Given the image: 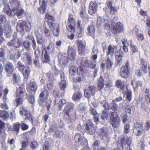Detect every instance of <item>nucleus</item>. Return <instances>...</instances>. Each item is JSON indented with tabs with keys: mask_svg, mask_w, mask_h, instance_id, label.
Segmentation results:
<instances>
[{
	"mask_svg": "<svg viewBox=\"0 0 150 150\" xmlns=\"http://www.w3.org/2000/svg\"><path fill=\"white\" fill-rule=\"evenodd\" d=\"M74 108V104L71 102H68L64 107L63 111L64 118L69 120L70 122L74 121L76 118V113H72Z\"/></svg>",
	"mask_w": 150,
	"mask_h": 150,
	"instance_id": "f257e3e1",
	"label": "nucleus"
},
{
	"mask_svg": "<svg viewBox=\"0 0 150 150\" xmlns=\"http://www.w3.org/2000/svg\"><path fill=\"white\" fill-rule=\"evenodd\" d=\"M26 94L24 84H22L20 85L16 88V97L17 98L15 99L14 103L16 106L23 104V99Z\"/></svg>",
	"mask_w": 150,
	"mask_h": 150,
	"instance_id": "f03ea898",
	"label": "nucleus"
},
{
	"mask_svg": "<svg viewBox=\"0 0 150 150\" xmlns=\"http://www.w3.org/2000/svg\"><path fill=\"white\" fill-rule=\"evenodd\" d=\"M67 24L68 25L67 26L66 28L69 32L71 33V34L70 35H67V37L68 39L72 40L75 37L74 33L75 32L76 22L73 15L71 14H70L69 15Z\"/></svg>",
	"mask_w": 150,
	"mask_h": 150,
	"instance_id": "7ed1b4c3",
	"label": "nucleus"
},
{
	"mask_svg": "<svg viewBox=\"0 0 150 150\" xmlns=\"http://www.w3.org/2000/svg\"><path fill=\"white\" fill-rule=\"evenodd\" d=\"M53 50L54 49V45L52 42H50L46 48L42 49L41 55L42 61L44 63H48L50 62V59L48 51L50 49Z\"/></svg>",
	"mask_w": 150,
	"mask_h": 150,
	"instance_id": "20e7f679",
	"label": "nucleus"
},
{
	"mask_svg": "<svg viewBox=\"0 0 150 150\" xmlns=\"http://www.w3.org/2000/svg\"><path fill=\"white\" fill-rule=\"evenodd\" d=\"M17 67L19 71L22 72L24 80L25 81H27L30 74V67L25 66L20 61H18V62Z\"/></svg>",
	"mask_w": 150,
	"mask_h": 150,
	"instance_id": "39448f33",
	"label": "nucleus"
},
{
	"mask_svg": "<svg viewBox=\"0 0 150 150\" xmlns=\"http://www.w3.org/2000/svg\"><path fill=\"white\" fill-rule=\"evenodd\" d=\"M31 23L28 20H25L21 21L17 25V30L20 32L24 31L25 30L27 31H29L31 29Z\"/></svg>",
	"mask_w": 150,
	"mask_h": 150,
	"instance_id": "423d86ee",
	"label": "nucleus"
},
{
	"mask_svg": "<svg viewBox=\"0 0 150 150\" xmlns=\"http://www.w3.org/2000/svg\"><path fill=\"white\" fill-rule=\"evenodd\" d=\"M110 121L114 128H118L120 124V119L116 112H111L110 113Z\"/></svg>",
	"mask_w": 150,
	"mask_h": 150,
	"instance_id": "0eeeda50",
	"label": "nucleus"
},
{
	"mask_svg": "<svg viewBox=\"0 0 150 150\" xmlns=\"http://www.w3.org/2000/svg\"><path fill=\"white\" fill-rule=\"evenodd\" d=\"M19 113L21 116L25 117L24 118L25 121L28 120L33 125V117L32 114L29 111L27 110L25 108L22 106L20 108Z\"/></svg>",
	"mask_w": 150,
	"mask_h": 150,
	"instance_id": "6e6552de",
	"label": "nucleus"
},
{
	"mask_svg": "<svg viewBox=\"0 0 150 150\" xmlns=\"http://www.w3.org/2000/svg\"><path fill=\"white\" fill-rule=\"evenodd\" d=\"M130 67L129 61L126 62L125 65H122L120 69V74L124 78H127L129 75Z\"/></svg>",
	"mask_w": 150,
	"mask_h": 150,
	"instance_id": "1a4fd4ad",
	"label": "nucleus"
},
{
	"mask_svg": "<svg viewBox=\"0 0 150 150\" xmlns=\"http://www.w3.org/2000/svg\"><path fill=\"white\" fill-rule=\"evenodd\" d=\"M85 131L86 133L90 135H93L97 130V127L90 120L86 123L85 126Z\"/></svg>",
	"mask_w": 150,
	"mask_h": 150,
	"instance_id": "9d476101",
	"label": "nucleus"
},
{
	"mask_svg": "<svg viewBox=\"0 0 150 150\" xmlns=\"http://www.w3.org/2000/svg\"><path fill=\"white\" fill-rule=\"evenodd\" d=\"M112 27V32L113 34L120 33L123 31V27L122 23L120 22L115 23L113 21L111 22Z\"/></svg>",
	"mask_w": 150,
	"mask_h": 150,
	"instance_id": "9b49d317",
	"label": "nucleus"
},
{
	"mask_svg": "<svg viewBox=\"0 0 150 150\" xmlns=\"http://www.w3.org/2000/svg\"><path fill=\"white\" fill-rule=\"evenodd\" d=\"M77 46V51L79 55H84L86 50V45L81 40H77L76 41Z\"/></svg>",
	"mask_w": 150,
	"mask_h": 150,
	"instance_id": "f8f14e48",
	"label": "nucleus"
},
{
	"mask_svg": "<svg viewBox=\"0 0 150 150\" xmlns=\"http://www.w3.org/2000/svg\"><path fill=\"white\" fill-rule=\"evenodd\" d=\"M49 93L47 91L44 89L42 91L39 96L38 102L40 106H43L45 102L47 99Z\"/></svg>",
	"mask_w": 150,
	"mask_h": 150,
	"instance_id": "ddd939ff",
	"label": "nucleus"
},
{
	"mask_svg": "<svg viewBox=\"0 0 150 150\" xmlns=\"http://www.w3.org/2000/svg\"><path fill=\"white\" fill-rule=\"evenodd\" d=\"M74 140L76 143H79L82 146L88 144V141L83 137L81 136L79 133H76L74 136Z\"/></svg>",
	"mask_w": 150,
	"mask_h": 150,
	"instance_id": "4468645a",
	"label": "nucleus"
},
{
	"mask_svg": "<svg viewBox=\"0 0 150 150\" xmlns=\"http://www.w3.org/2000/svg\"><path fill=\"white\" fill-rule=\"evenodd\" d=\"M88 88V90L87 88H85L83 90L85 96L88 99H89L91 97V94L89 91L90 92L91 95L94 96L96 92V88L94 85H90Z\"/></svg>",
	"mask_w": 150,
	"mask_h": 150,
	"instance_id": "2eb2a0df",
	"label": "nucleus"
},
{
	"mask_svg": "<svg viewBox=\"0 0 150 150\" xmlns=\"http://www.w3.org/2000/svg\"><path fill=\"white\" fill-rule=\"evenodd\" d=\"M21 41L19 38L12 39L8 43L7 45L9 47H12L15 50L19 48L21 45Z\"/></svg>",
	"mask_w": 150,
	"mask_h": 150,
	"instance_id": "dca6fc26",
	"label": "nucleus"
},
{
	"mask_svg": "<svg viewBox=\"0 0 150 150\" xmlns=\"http://www.w3.org/2000/svg\"><path fill=\"white\" fill-rule=\"evenodd\" d=\"M98 4L96 1H91L89 5L88 13L91 15H93L96 13L98 10Z\"/></svg>",
	"mask_w": 150,
	"mask_h": 150,
	"instance_id": "f3484780",
	"label": "nucleus"
},
{
	"mask_svg": "<svg viewBox=\"0 0 150 150\" xmlns=\"http://www.w3.org/2000/svg\"><path fill=\"white\" fill-rule=\"evenodd\" d=\"M60 77L61 80V82L59 84V87L61 90H62V93L61 96H63L64 95L65 92V89L67 86L66 81L65 80V75L64 73L60 74Z\"/></svg>",
	"mask_w": 150,
	"mask_h": 150,
	"instance_id": "a211bd4d",
	"label": "nucleus"
},
{
	"mask_svg": "<svg viewBox=\"0 0 150 150\" xmlns=\"http://www.w3.org/2000/svg\"><path fill=\"white\" fill-rule=\"evenodd\" d=\"M40 50L38 48L35 50L34 52L35 57L33 61L35 66L39 68L40 67V63L39 59L40 54Z\"/></svg>",
	"mask_w": 150,
	"mask_h": 150,
	"instance_id": "6ab92c4d",
	"label": "nucleus"
},
{
	"mask_svg": "<svg viewBox=\"0 0 150 150\" xmlns=\"http://www.w3.org/2000/svg\"><path fill=\"white\" fill-rule=\"evenodd\" d=\"M123 53L120 48L115 52V57L117 65L121 64L122 61Z\"/></svg>",
	"mask_w": 150,
	"mask_h": 150,
	"instance_id": "aec40b11",
	"label": "nucleus"
},
{
	"mask_svg": "<svg viewBox=\"0 0 150 150\" xmlns=\"http://www.w3.org/2000/svg\"><path fill=\"white\" fill-rule=\"evenodd\" d=\"M45 18L48 20L47 21V24L49 28L51 29L53 27V25L54 24L55 18L53 16L47 13H46Z\"/></svg>",
	"mask_w": 150,
	"mask_h": 150,
	"instance_id": "412c9836",
	"label": "nucleus"
},
{
	"mask_svg": "<svg viewBox=\"0 0 150 150\" xmlns=\"http://www.w3.org/2000/svg\"><path fill=\"white\" fill-rule=\"evenodd\" d=\"M26 88L27 90L33 92L35 93L38 88V86L35 81H30L26 85Z\"/></svg>",
	"mask_w": 150,
	"mask_h": 150,
	"instance_id": "4be33fe9",
	"label": "nucleus"
},
{
	"mask_svg": "<svg viewBox=\"0 0 150 150\" xmlns=\"http://www.w3.org/2000/svg\"><path fill=\"white\" fill-rule=\"evenodd\" d=\"M107 7L109 10V13L111 15H113L117 11V9L116 6H113L112 2L109 1L106 2Z\"/></svg>",
	"mask_w": 150,
	"mask_h": 150,
	"instance_id": "5701e85b",
	"label": "nucleus"
},
{
	"mask_svg": "<svg viewBox=\"0 0 150 150\" xmlns=\"http://www.w3.org/2000/svg\"><path fill=\"white\" fill-rule=\"evenodd\" d=\"M117 46H114L111 45H109L108 48V51L107 52L106 55L108 56L110 55L111 57H113V55L115 53L114 51L116 52L117 50Z\"/></svg>",
	"mask_w": 150,
	"mask_h": 150,
	"instance_id": "b1692460",
	"label": "nucleus"
},
{
	"mask_svg": "<svg viewBox=\"0 0 150 150\" xmlns=\"http://www.w3.org/2000/svg\"><path fill=\"white\" fill-rule=\"evenodd\" d=\"M68 58L70 60H74L76 57V51L72 47H69L67 50Z\"/></svg>",
	"mask_w": 150,
	"mask_h": 150,
	"instance_id": "393cba45",
	"label": "nucleus"
},
{
	"mask_svg": "<svg viewBox=\"0 0 150 150\" xmlns=\"http://www.w3.org/2000/svg\"><path fill=\"white\" fill-rule=\"evenodd\" d=\"M9 3L12 8L13 10L16 11L20 7V2L18 0H9Z\"/></svg>",
	"mask_w": 150,
	"mask_h": 150,
	"instance_id": "a878e982",
	"label": "nucleus"
},
{
	"mask_svg": "<svg viewBox=\"0 0 150 150\" xmlns=\"http://www.w3.org/2000/svg\"><path fill=\"white\" fill-rule=\"evenodd\" d=\"M4 12L7 15L9 16H15V12L14 10H13L12 8V10L9 6L7 5H5L3 9Z\"/></svg>",
	"mask_w": 150,
	"mask_h": 150,
	"instance_id": "bb28decb",
	"label": "nucleus"
},
{
	"mask_svg": "<svg viewBox=\"0 0 150 150\" xmlns=\"http://www.w3.org/2000/svg\"><path fill=\"white\" fill-rule=\"evenodd\" d=\"M141 66V69L143 71V73L144 74L146 73L147 71L148 62L146 61L143 58H141L140 61Z\"/></svg>",
	"mask_w": 150,
	"mask_h": 150,
	"instance_id": "cd10ccee",
	"label": "nucleus"
},
{
	"mask_svg": "<svg viewBox=\"0 0 150 150\" xmlns=\"http://www.w3.org/2000/svg\"><path fill=\"white\" fill-rule=\"evenodd\" d=\"M77 62L80 64V66L83 67H88L89 66L88 60L87 59H84L83 57H81L78 59Z\"/></svg>",
	"mask_w": 150,
	"mask_h": 150,
	"instance_id": "c85d7f7f",
	"label": "nucleus"
},
{
	"mask_svg": "<svg viewBox=\"0 0 150 150\" xmlns=\"http://www.w3.org/2000/svg\"><path fill=\"white\" fill-rule=\"evenodd\" d=\"M5 69L6 72L9 74H11L14 70V66L11 62H7L6 64Z\"/></svg>",
	"mask_w": 150,
	"mask_h": 150,
	"instance_id": "c756f323",
	"label": "nucleus"
},
{
	"mask_svg": "<svg viewBox=\"0 0 150 150\" xmlns=\"http://www.w3.org/2000/svg\"><path fill=\"white\" fill-rule=\"evenodd\" d=\"M52 31L54 36L56 37L58 36L59 35L60 28L59 25L58 23H55L53 25V27L50 29Z\"/></svg>",
	"mask_w": 150,
	"mask_h": 150,
	"instance_id": "7c9ffc66",
	"label": "nucleus"
},
{
	"mask_svg": "<svg viewBox=\"0 0 150 150\" xmlns=\"http://www.w3.org/2000/svg\"><path fill=\"white\" fill-rule=\"evenodd\" d=\"M131 142V137H125L122 138L121 141V147L122 149L124 148V145L125 144L128 145L129 147H130V145Z\"/></svg>",
	"mask_w": 150,
	"mask_h": 150,
	"instance_id": "2f4dec72",
	"label": "nucleus"
},
{
	"mask_svg": "<svg viewBox=\"0 0 150 150\" xmlns=\"http://www.w3.org/2000/svg\"><path fill=\"white\" fill-rule=\"evenodd\" d=\"M107 129L105 127H103L100 129L98 133L99 136L102 139H103L106 136Z\"/></svg>",
	"mask_w": 150,
	"mask_h": 150,
	"instance_id": "473e14b6",
	"label": "nucleus"
},
{
	"mask_svg": "<svg viewBox=\"0 0 150 150\" xmlns=\"http://www.w3.org/2000/svg\"><path fill=\"white\" fill-rule=\"evenodd\" d=\"M104 80L102 76H101L99 78L97 83V88L98 90L102 89L104 87Z\"/></svg>",
	"mask_w": 150,
	"mask_h": 150,
	"instance_id": "72a5a7b5",
	"label": "nucleus"
},
{
	"mask_svg": "<svg viewBox=\"0 0 150 150\" xmlns=\"http://www.w3.org/2000/svg\"><path fill=\"white\" fill-rule=\"evenodd\" d=\"M36 40L37 43L38 44L42 45V49L46 48V47H45V40L42 36H36Z\"/></svg>",
	"mask_w": 150,
	"mask_h": 150,
	"instance_id": "f704fd0d",
	"label": "nucleus"
},
{
	"mask_svg": "<svg viewBox=\"0 0 150 150\" xmlns=\"http://www.w3.org/2000/svg\"><path fill=\"white\" fill-rule=\"evenodd\" d=\"M87 35L94 37L95 34V28L93 25H90L87 28Z\"/></svg>",
	"mask_w": 150,
	"mask_h": 150,
	"instance_id": "c9c22d12",
	"label": "nucleus"
},
{
	"mask_svg": "<svg viewBox=\"0 0 150 150\" xmlns=\"http://www.w3.org/2000/svg\"><path fill=\"white\" fill-rule=\"evenodd\" d=\"M25 54V57L24 59V62L27 65H30L32 62V59L30 54L26 52Z\"/></svg>",
	"mask_w": 150,
	"mask_h": 150,
	"instance_id": "e433bc0d",
	"label": "nucleus"
},
{
	"mask_svg": "<svg viewBox=\"0 0 150 150\" xmlns=\"http://www.w3.org/2000/svg\"><path fill=\"white\" fill-rule=\"evenodd\" d=\"M9 116V114L7 111L5 110H0V117L3 120H7Z\"/></svg>",
	"mask_w": 150,
	"mask_h": 150,
	"instance_id": "4c0bfd02",
	"label": "nucleus"
},
{
	"mask_svg": "<svg viewBox=\"0 0 150 150\" xmlns=\"http://www.w3.org/2000/svg\"><path fill=\"white\" fill-rule=\"evenodd\" d=\"M15 12V15H16L17 17L19 19L21 18L23 15H25L26 14L25 10L22 8L19 9H18Z\"/></svg>",
	"mask_w": 150,
	"mask_h": 150,
	"instance_id": "58836bf2",
	"label": "nucleus"
},
{
	"mask_svg": "<svg viewBox=\"0 0 150 150\" xmlns=\"http://www.w3.org/2000/svg\"><path fill=\"white\" fill-rule=\"evenodd\" d=\"M52 131L54 130L55 134L54 136L56 137H61L63 135V132L62 131L59 130V128L57 127H55L54 129H52Z\"/></svg>",
	"mask_w": 150,
	"mask_h": 150,
	"instance_id": "ea45409f",
	"label": "nucleus"
},
{
	"mask_svg": "<svg viewBox=\"0 0 150 150\" xmlns=\"http://www.w3.org/2000/svg\"><path fill=\"white\" fill-rule=\"evenodd\" d=\"M79 15L80 17L82 18L86 19L87 18L86 13V9L85 7H81L80 9Z\"/></svg>",
	"mask_w": 150,
	"mask_h": 150,
	"instance_id": "a19ab883",
	"label": "nucleus"
},
{
	"mask_svg": "<svg viewBox=\"0 0 150 150\" xmlns=\"http://www.w3.org/2000/svg\"><path fill=\"white\" fill-rule=\"evenodd\" d=\"M82 93L79 92L74 93L72 97V99L74 101H77L79 100L82 97Z\"/></svg>",
	"mask_w": 150,
	"mask_h": 150,
	"instance_id": "79ce46f5",
	"label": "nucleus"
},
{
	"mask_svg": "<svg viewBox=\"0 0 150 150\" xmlns=\"http://www.w3.org/2000/svg\"><path fill=\"white\" fill-rule=\"evenodd\" d=\"M78 69V68L77 67L74 65L71 66L69 69V73L72 74L73 76H74L76 72L77 74H79Z\"/></svg>",
	"mask_w": 150,
	"mask_h": 150,
	"instance_id": "37998d69",
	"label": "nucleus"
},
{
	"mask_svg": "<svg viewBox=\"0 0 150 150\" xmlns=\"http://www.w3.org/2000/svg\"><path fill=\"white\" fill-rule=\"evenodd\" d=\"M22 45L27 51H30V42L27 40H24L22 42Z\"/></svg>",
	"mask_w": 150,
	"mask_h": 150,
	"instance_id": "c03bdc74",
	"label": "nucleus"
},
{
	"mask_svg": "<svg viewBox=\"0 0 150 150\" xmlns=\"http://www.w3.org/2000/svg\"><path fill=\"white\" fill-rule=\"evenodd\" d=\"M13 81L14 83H18L21 80V77L18 74H14L13 75Z\"/></svg>",
	"mask_w": 150,
	"mask_h": 150,
	"instance_id": "a18cd8bd",
	"label": "nucleus"
},
{
	"mask_svg": "<svg viewBox=\"0 0 150 150\" xmlns=\"http://www.w3.org/2000/svg\"><path fill=\"white\" fill-rule=\"evenodd\" d=\"M131 83L134 88H136L139 87H142V82L139 81L133 80L132 81Z\"/></svg>",
	"mask_w": 150,
	"mask_h": 150,
	"instance_id": "49530a36",
	"label": "nucleus"
},
{
	"mask_svg": "<svg viewBox=\"0 0 150 150\" xmlns=\"http://www.w3.org/2000/svg\"><path fill=\"white\" fill-rule=\"evenodd\" d=\"M20 124L17 122L14 123L13 125V131L16 132V134H18L19 132L20 127Z\"/></svg>",
	"mask_w": 150,
	"mask_h": 150,
	"instance_id": "de8ad7c7",
	"label": "nucleus"
},
{
	"mask_svg": "<svg viewBox=\"0 0 150 150\" xmlns=\"http://www.w3.org/2000/svg\"><path fill=\"white\" fill-rule=\"evenodd\" d=\"M108 110H107L106 109L103 110L100 116L101 118L103 120H104L105 119H107L108 118Z\"/></svg>",
	"mask_w": 150,
	"mask_h": 150,
	"instance_id": "09e8293b",
	"label": "nucleus"
},
{
	"mask_svg": "<svg viewBox=\"0 0 150 150\" xmlns=\"http://www.w3.org/2000/svg\"><path fill=\"white\" fill-rule=\"evenodd\" d=\"M130 49L132 52V54H134L138 52V50L136 45L133 44L132 42L130 43Z\"/></svg>",
	"mask_w": 150,
	"mask_h": 150,
	"instance_id": "8fccbe9b",
	"label": "nucleus"
},
{
	"mask_svg": "<svg viewBox=\"0 0 150 150\" xmlns=\"http://www.w3.org/2000/svg\"><path fill=\"white\" fill-rule=\"evenodd\" d=\"M113 63L112 60L108 57L106 61V69L109 70L112 68Z\"/></svg>",
	"mask_w": 150,
	"mask_h": 150,
	"instance_id": "3c124183",
	"label": "nucleus"
},
{
	"mask_svg": "<svg viewBox=\"0 0 150 150\" xmlns=\"http://www.w3.org/2000/svg\"><path fill=\"white\" fill-rule=\"evenodd\" d=\"M81 21H78L77 23V31L79 34L78 35L79 37H81V33L83 31V28L81 26Z\"/></svg>",
	"mask_w": 150,
	"mask_h": 150,
	"instance_id": "603ef678",
	"label": "nucleus"
},
{
	"mask_svg": "<svg viewBox=\"0 0 150 150\" xmlns=\"http://www.w3.org/2000/svg\"><path fill=\"white\" fill-rule=\"evenodd\" d=\"M29 139L28 138H26V139H24V140L22 142L21 148L20 150H23L28 145Z\"/></svg>",
	"mask_w": 150,
	"mask_h": 150,
	"instance_id": "864d4df0",
	"label": "nucleus"
},
{
	"mask_svg": "<svg viewBox=\"0 0 150 150\" xmlns=\"http://www.w3.org/2000/svg\"><path fill=\"white\" fill-rule=\"evenodd\" d=\"M116 86L120 88L122 90H123L125 88V85L120 80H117L116 82Z\"/></svg>",
	"mask_w": 150,
	"mask_h": 150,
	"instance_id": "5fc2aeb1",
	"label": "nucleus"
},
{
	"mask_svg": "<svg viewBox=\"0 0 150 150\" xmlns=\"http://www.w3.org/2000/svg\"><path fill=\"white\" fill-rule=\"evenodd\" d=\"M21 129L23 131L27 130L29 128V126L25 123L23 121H22L20 123Z\"/></svg>",
	"mask_w": 150,
	"mask_h": 150,
	"instance_id": "6e6d98bb",
	"label": "nucleus"
},
{
	"mask_svg": "<svg viewBox=\"0 0 150 150\" xmlns=\"http://www.w3.org/2000/svg\"><path fill=\"white\" fill-rule=\"evenodd\" d=\"M144 128L142 122H137L134 124V129H143Z\"/></svg>",
	"mask_w": 150,
	"mask_h": 150,
	"instance_id": "4d7b16f0",
	"label": "nucleus"
},
{
	"mask_svg": "<svg viewBox=\"0 0 150 150\" xmlns=\"http://www.w3.org/2000/svg\"><path fill=\"white\" fill-rule=\"evenodd\" d=\"M66 103V100L64 99H62L60 100L59 103L58 108L59 110H61L62 107Z\"/></svg>",
	"mask_w": 150,
	"mask_h": 150,
	"instance_id": "13d9d810",
	"label": "nucleus"
},
{
	"mask_svg": "<svg viewBox=\"0 0 150 150\" xmlns=\"http://www.w3.org/2000/svg\"><path fill=\"white\" fill-rule=\"evenodd\" d=\"M135 134L137 136H139L141 135L144 131V129H134Z\"/></svg>",
	"mask_w": 150,
	"mask_h": 150,
	"instance_id": "bf43d9fd",
	"label": "nucleus"
},
{
	"mask_svg": "<svg viewBox=\"0 0 150 150\" xmlns=\"http://www.w3.org/2000/svg\"><path fill=\"white\" fill-rule=\"evenodd\" d=\"M5 33L7 37H10L11 34V28L8 27H6L5 30Z\"/></svg>",
	"mask_w": 150,
	"mask_h": 150,
	"instance_id": "052dcab7",
	"label": "nucleus"
},
{
	"mask_svg": "<svg viewBox=\"0 0 150 150\" xmlns=\"http://www.w3.org/2000/svg\"><path fill=\"white\" fill-rule=\"evenodd\" d=\"M62 91V93L60 94L59 93V89L57 88H56L54 89V91H53V94L54 95V97L55 98H56L57 97H58L59 96H60L62 97L63 96H61V95L62 93V91H63L62 90H61Z\"/></svg>",
	"mask_w": 150,
	"mask_h": 150,
	"instance_id": "680f3d73",
	"label": "nucleus"
},
{
	"mask_svg": "<svg viewBox=\"0 0 150 150\" xmlns=\"http://www.w3.org/2000/svg\"><path fill=\"white\" fill-rule=\"evenodd\" d=\"M104 22L105 24L104 26L105 29L107 30H110V22L108 20H105L104 21Z\"/></svg>",
	"mask_w": 150,
	"mask_h": 150,
	"instance_id": "e2e57ef3",
	"label": "nucleus"
},
{
	"mask_svg": "<svg viewBox=\"0 0 150 150\" xmlns=\"http://www.w3.org/2000/svg\"><path fill=\"white\" fill-rule=\"evenodd\" d=\"M141 69V68H139L135 70V74L137 77L142 76L143 74V71Z\"/></svg>",
	"mask_w": 150,
	"mask_h": 150,
	"instance_id": "0e129e2a",
	"label": "nucleus"
},
{
	"mask_svg": "<svg viewBox=\"0 0 150 150\" xmlns=\"http://www.w3.org/2000/svg\"><path fill=\"white\" fill-rule=\"evenodd\" d=\"M29 102L31 103L32 105H34L35 103L34 96L33 95H30L27 98Z\"/></svg>",
	"mask_w": 150,
	"mask_h": 150,
	"instance_id": "69168bd1",
	"label": "nucleus"
},
{
	"mask_svg": "<svg viewBox=\"0 0 150 150\" xmlns=\"http://www.w3.org/2000/svg\"><path fill=\"white\" fill-rule=\"evenodd\" d=\"M38 146V143L36 141L32 142L30 144V147L33 149L36 148Z\"/></svg>",
	"mask_w": 150,
	"mask_h": 150,
	"instance_id": "338daca9",
	"label": "nucleus"
},
{
	"mask_svg": "<svg viewBox=\"0 0 150 150\" xmlns=\"http://www.w3.org/2000/svg\"><path fill=\"white\" fill-rule=\"evenodd\" d=\"M40 6L38 9V11L41 13L44 14L45 13L46 10L47 6H42L40 5Z\"/></svg>",
	"mask_w": 150,
	"mask_h": 150,
	"instance_id": "774afa93",
	"label": "nucleus"
}]
</instances>
